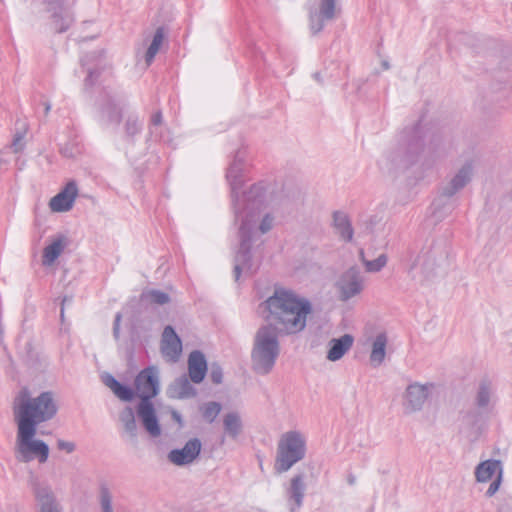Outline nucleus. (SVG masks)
Returning a JSON list of instances; mask_svg holds the SVG:
<instances>
[{"instance_id":"7ed1b4c3","label":"nucleus","mask_w":512,"mask_h":512,"mask_svg":"<svg viewBox=\"0 0 512 512\" xmlns=\"http://www.w3.org/2000/svg\"><path fill=\"white\" fill-rule=\"evenodd\" d=\"M14 415L17 422L36 425L52 418L57 411L51 393L44 392L36 398H31L29 391L24 388L19 392L14 402Z\"/></svg>"},{"instance_id":"dca6fc26","label":"nucleus","mask_w":512,"mask_h":512,"mask_svg":"<svg viewBox=\"0 0 512 512\" xmlns=\"http://www.w3.org/2000/svg\"><path fill=\"white\" fill-rule=\"evenodd\" d=\"M334 226L344 240L349 241L352 239L353 230L346 215L335 213Z\"/></svg>"},{"instance_id":"2eb2a0df","label":"nucleus","mask_w":512,"mask_h":512,"mask_svg":"<svg viewBox=\"0 0 512 512\" xmlns=\"http://www.w3.org/2000/svg\"><path fill=\"white\" fill-rule=\"evenodd\" d=\"M407 397L412 408L415 409L427 398V388L422 385H411L407 389Z\"/></svg>"},{"instance_id":"473e14b6","label":"nucleus","mask_w":512,"mask_h":512,"mask_svg":"<svg viewBox=\"0 0 512 512\" xmlns=\"http://www.w3.org/2000/svg\"><path fill=\"white\" fill-rule=\"evenodd\" d=\"M160 122H161V115H160V114H156V115H154V117H153V123L157 125V124H159Z\"/></svg>"},{"instance_id":"9d476101","label":"nucleus","mask_w":512,"mask_h":512,"mask_svg":"<svg viewBox=\"0 0 512 512\" xmlns=\"http://www.w3.org/2000/svg\"><path fill=\"white\" fill-rule=\"evenodd\" d=\"M189 377L194 383L203 381L207 373V362L204 355L199 351H193L188 359Z\"/></svg>"},{"instance_id":"f3484780","label":"nucleus","mask_w":512,"mask_h":512,"mask_svg":"<svg viewBox=\"0 0 512 512\" xmlns=\"http://www.w3.org/2000/svg\"><path fill=\"white\" fill-rule=\"evenodd\" d=\"M163 41H164L163 29L158 28L153 37L152 43L150 44V46L146 52V62L148 65H150L151 62L153 61L154 57L156 56L160 47L162 46Z\"/></svg>"},{"instance_id":"f8f14e48","label":"nucleus","mask_w":512,"mask_h":512,"mask_svg":"<svg viewBox=\"0 0 512 512\" xmlns=\"http://www.w3.org/2000/svg\"><path fill=\"white\" fill-rule=\"evenodd\" d=\"M352 344L353 337L348 334L343 335L339 339H333L327 355L328 359L331 361L339 360L350 349Z\"/></svg>"},{"instance_id":"6ab92c4d","label":"nucleus","mask_w":512,"mask_h":512,"mask_svg":"<svg viewBox=\"0 0 512 512\" xmlns=\"http://www.w3.org/2000/svg\"><path fill=\"white\" fill-rule=\"evenodd\" d=\"M225 430L231 435H236L241 427L240 419L236 414L230 413L224 418Z\"/></svg>"},{"instance_id":"cd10ccee","label":"nucleus","mask_w":512,"mask_h":512,"mask_svg":"<svg viewBox=\"0 0 512 512\" xmlns=\"http://www.w3.org/2000/svg\"><path fill=\"white\" fill-rule=\"evenodd\" d=\"M272 226V219L269 216H266L260 225V229L263 233L267 232Z\"/></svg>"},{"instance_id":"6e6552de","label":"nucleus","mask_w":512,"mask_h":512,"mask_svg":"<svg viewBox=\"0 0 512 512\" xmlns=\"http://www.w3.org/2000/svg\"><path fill=\"white\" fill-rule=\"evenodd\" d=\"M161 351L163 356L169 361H176L181 354V340L170 326H167L163 331Z\"/></svg>"},{"instance_id":"bb28decb","label":"nucleus","mask_w":512,"mask_h":512,"mask_svg":"<svg viewBox=\"0 0 512 512\" xmlns=\"http://www.w3.org/2000/svg\"><path fill=\"white\" fill-rule=\"evenodd\" d=\"M58 448L61 450H65L68 453L72 452L74 450V444L71 442H66L63 440L58 441Z\"/></svg>"},{"instance_id":"72a5a7b5","label":"nucleus","mask_w":512,"mask_h":512,"mask_svg":"<svg viewBox=\"0 0 512 512\" xmlns=\"http://www.w3.org/2000/svg\"><path fill=\"white\" fill-rule=\"evenodd\" d=\"M460 179H461V175H458V176H456V178L454 179V182H458V181H460Z\"/></svg>"},{"instance_id":"39448f33","label":"nucleus","mask_w":512,"mask_h":512,"mask_svg":"<svg viewBox=\"0 0 512 512\" xmlns=\"http://www.w3.org/2000/svg\"><path fill=\"white\" fill-rule=\"evenodd\" d=\"M304 456V440L295 432L282 436L276 459L275 468L279 473L287 471L293 464Z\"/></svg>"},{"instance_id":"7c9ffc66","label":"nucleus","mask_w":512,"mask_h":512,"mask_svg":"<svg viewBox=\"0 0 512 512\" xmlns=\"http://www.w3.org/2000/svg\"><path fill=\"white\" fill-rule=\"evenodd\" d=\"M171 414H172L173 419H174L178 424H180V425H181L182 420H181V416H180V414H179L177 411H174V410L171 412Z\"/></svg>"},{"instance_id":"423d86ee","label":"nucleus","mask_w":512,"mask_h":512,"mask_svg":"<svg viewBox=\"0 0 512 512\" xmlns=\"http://www.w3.org/2000/svg\"><path fill=\"white\" fill-rule=\"evenodd\" d=\"M496 479L491 483L488 488L487 494L492 496L499 488L501 479V466L499 461L487 460L479 464L476 470V478L480 482H487Z\"/></svg>"},{"instance_id":"c756f323","label":"nucleus","mask_w":512,"mask_h":512,"mask_svg":"<svg viewBox=\"0 0 512 512\" xmlns=\"http://www.w3.org/2000/svg\"><path fill=\"white\" fill-rule=\"evenodd\" d=\"M128 415H129V417H130V424H129V425H127V427H128L129 429H133V428H134V426H135V421H134L133 413H132L131 409H129V410H128Z\"/></svg>"},{"instance_id":"aec40b11","label":"nucleus","mask_w":512,"mask_h":512,"mask_svg":"<svg viewBox=\"0 0 512 512\" xmlns=\"http://www.w3.org/2000/svg\"><path fill=\"white\" fill-rule=\"evenodd\" d=\"M220 411V404L216 402H211L203 407L202 415L205 420H207L208 422H212L219 415Z\"/></svg>"},{"instance_id":"4468645a","label":"nucleus","mask_w":512,"mask_h":512,"mask_svg":"<svg viewBox=\"0 0 512 512\" xmlns=\"http://www.w3.org/2000/svg\"><path fill=\"white\" fill-rule=\"evenodd\" d=\"M386 344H387V338L384 334H380L376 337V339L373 343V347H372V351H371V355H370V359H371L372 363L377 364V365L382 363V361L385 358Z\"/></svg>"},{"instance_id":"1a4fd4ad","label":"nucleus","mask_w":512,"mask_h":512,"mask_svg":"<svg viewBox=\"0 0 512 512\" xmlns=\"http://www.w3.org/2000/svg\"><path fill=\"white\" fill-rule=\"evenodd\" d=\"M201 443L197 439L189 440L182 449L172 450L168 458L178 466L191 463L200 453Z\"/></svg>"},{"instance_id":"f03ea898","label":"nucleus","mask_w":512,"mask_h":512,"mask_svg":"<svg viewBox=\"0 0 512 512\" xmlns=\"http://www.w3.org/2000/svg\"><path fill=\"white\" fill-rule=\"evenodd\" d=\"M103 381L123 401H130L134 396L138 397L141 402L138 405L137 414L144 428L153 437L160 435L161 429L158 424L156 411L150 402V399L158 394L159 388L158 371L155 367H148L136 376L133 390L120 384L111 375L104 376Z\"/></svg>"},{"instance_id":"20e7f679","label":"nucleus","mask_w":512,"mask_h":512,"mask_svg":"<svg viewBox=\"0 0 512 512\" xmlns=\"http://www.w3.org/2000/svg\"><path fill=\"white\" fill-rule=\"evenodd\" d=\"M36 434V427L26 423H19L17 439H16V454L17 458L23 462H29L37 458L39 462H46L49 454V448L46 443L41 440L33 439Z\"/></svg>"},{"instance_id":"c85d7f7f","label":"nucleus","mask_w":512,"mask_h":512,"mask_svg":"<svg viewBox=\"0 0 512 512\" xmlns=\"http://www.w3.org/2000/svg\"><path fill=\"white\" fill-rule=\"evenodd\" d=\"M487 402L486 393L484 391H481L479 393V404L484 405Z\"/></svg>"},{"instance_id":"f704fd0d","label":"nucleus","mask_w":512,"mask_h":512,"mask_svg":"<svg viewBox=\"0 0 512 512\" xmlns=\"http://www.w3.org/2000/svg\"><path fill=\"white\" fill-rule=\"evenodd\" d=\"M320 28H321L320 26H319V27H317V28H315L314 26H312V29L314 30V32H318V31L320 30Z\"/></svg>"},{"instance_id":"0eeeda50","label":"nucleus","mask_w":512,"mask_h":512,"mask_svg":"<svg viewBox=\"0 0 512 512\" xmlns=\"http://www.w3.org/2000/svg\"><path fill=\"white\" fill-rule=\"evenodd\" d=\"M78 195V188L75 182L71 181L66 184L61 192L51 198L49 207L53 212L69 211Z\"/></svg>"},{"instance_id":"f257e3e1","label":"nucleus","mask_w":512,"mask_h":512,"mask_svg":"<svg viewBox=\"0 0 512 512\" xmlns=\"http://www.w3.org/2000/svg\"><path fill=\"white\" fill-rule=\"evenodd\" d=\"M263 309L268 326L258 331L252 358L255 369L267 373L278 355L277 334L290 335L302 331L312 307L308 300L294 292L277 289L263 303Z\"/></svg>"},{"instance_id":"b1692460","label":"nucleus","mask_w":512,"mask_h":512,"mask_svg":"<svg viewBox=\"0 0 512 512\" xmlns=\"http://www.w3.org/2000/svg\"><path fill=\"white\" fill-rule=\"evenodd\" d=\"M386 264V257L384 255L379 256L374 261H366V269L371 272L379 271Z\"/></svg>"},{"instance_id":"412c9836","label":"nucleus","mask_w":512,"mask_h":512,"mask_svg":"<svg viewBox=\"0 0 512 512\" xmlns=\"http://www.w3.org/2000/svg\"><path fill=\"white\" fill-rule=\"evenodd\" d=\"M292 498L297 506L301 504L303 497V486L300 477H295L291 482Z\"/></svg>"},{"instance_id":"4be33fe9","label":"nucleus","mask_w":512,"mask_h":512,"mask_svg":"<svg viewBox=\"0 0 512 512\" xmlns=\"http://www.w3.org/2000/svg\"><path fill=\"white\" fill-rule=\"evenodd\" d=\"M37 497L40 501L41 512H58L54 500L49 494L41 495L38 493Z\"/></svg>"},{"instance_id":"c9c22d12","label":"nucleus","mask_w":512,"mask_h":512,"mask_svg":"<svg viewBox=\"0 0 512 512\" xmlns=\"http://www.w3.org/2000/svg\"><path fill=\"white\" fill-rule=\"evenodd\" d=\"M464 184V181L459 182V186H462Z\"/></svg>"},{"instance_id":"2f4dec72","label":"nucleus","mask_w":512,"mask_h":512,"mask_svg":"<svg viewBox=\"0 0 512 512\" xmlns=\"http://www.w3.org/2000/svg\"><path fill=\"white\" fill-rule=\"evenodd\" d=\"M120 319H121V316L117 315L116 320H115V327H114L115 333L118 332Z\"/></svg>"},{"instance_id":"5701e85b","label":"nucleus","mask_w":512,"mask_h":512,"mask_svg":"<svg viewBox=\"0 0 512 512\" xmlns=\"http://www.w3.org/2000/svg\"><path fill=\"white\" fill-rule=\"evenodd\" d=\"M335 2L334 0H324L321 5L320 14L322 18L330 19L334 15Z\"/></svg>"},{"instance_id":"9b49d317","label":"nucleus","mask_w":512,"mask_h":512,"mask_svg":"<svg viewBox=\"0 0 512 512\" xmlns=\"http://www.w3.org/2000/svg\"><path fill=\"white\" fill-rule=\"evenodd\" d=\"M66 245L67 239L64 236L54 239L49 245H47L43 250V265L51 266L63 252Z\"/></svg>"},{"instance_id":"393cba45","label":"nucleus","mask_w":512,"mask_h":512,"mask_svg":"<svg viewBox=\"0 0 512 512\" xmlns=\"http://www.w3.org/2000/svg\"><path fill=\"white\" fill-rule=\"evenodd\" d=\"M101 504L104 512H112L111 499L106 489L102 490L101 493Z\"/></svg>"},{"instance_id":"a211bd4d","label":"nucleus","mask_w":512,"mask_h":512,"mask_svg":"<svg viewBox=\"0 0 512 512\" xmlns=\"http://www.w3.org/2000/svg\"><path fill=\"white\" fill-rule=\"evenodd\" d=\"M142 298L150 304L163 305L170 301L167 293L159 290H150L142 295Z\"/></svg>"},{"instance_id":"a878e982","label":"nucleus","mask_w":512,"mask_h":512,"mask_svg":"<svg viewBox=\"0 0 512 512\" xmlns=\"http://www.w3.org/2000/svg\"><path fill=\"white\" fill-rule=\"evenodd\" d=\"M211 380L215 384H219L222 381V370L218 366H212L211 372H210Z\"/></svg>"},{"instance_id":"ddd939ff","label":"nucleus","mask_w":512,"mask_h":512,"mask_svg":"<svg viewBox=\"0 0 512 512\" xmlns=\"http://www.w3.org/2000/svg\"><path fill=\"white\" fill-rule=\"evenodd\" d=\"M362 285L354 272L349 273L343 278L340 284L341 298L347 300L360 293Z\"/></svg>"}]
</instances>
